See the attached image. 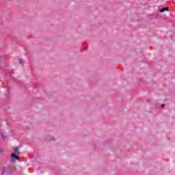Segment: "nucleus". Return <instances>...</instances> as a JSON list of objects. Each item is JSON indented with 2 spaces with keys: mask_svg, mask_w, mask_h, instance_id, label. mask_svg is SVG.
I'll use <instances>...</instances> for the list:
<instances>
[{
  "mask_svg": "<svg viewBox=\"0 0 175 175\" xmlns=\"http://www.w3.org/2000/svg\"><path fill=\"white\" fill-rule=\"evenodd\" d=\"M169 11V8H163L160 10V13H164V12H167Z\"/></svg>",
  "mask_w": 175,
  "mask_h": 175,
  "instance_id": "obj_1",
  "label": "nucleus"
},
{
  "mask_svg": "<svg viewBox=\"0 0 175 175\" xmlns=\"http://www.w3.org/2000/svg\"><path fill=\"white\" fill-rule=\"evenodd\" d=\"M1 174H5V168H3L2 172H1Z\"/></svg>",
  "mask_w": 175,
  "mask_h": 175,
  "instance_id": "obj_4",
  "label": "nucleus"
},
{
  "mask_svg": "<svg viewBox=\"0 0 175 175\" xmlns=\"http://www.w3.org/2000/svg\"><path fill=\"white\" fill-rule=\"evenodd\" d=\"M8 172H10V167H8Z\"/></svg>",
  "mask_w": 175,
  "mask_h": 175,
  "instance_id": "obj_7",
  "label": "nucleus"
},
{
  "mask_svg": "<svg viewBox=\"0 0 175 175\" xmlns=\"http://www.w3.org/2000/svg\"><path fill=\"white\" fill-rule=\"evenodd\" d=\"M14 152H16L17 154H18V147H15L14 148Z\"/></svg>",
  "mask_w": 175,
  "mask_h": 175,
  "instance_id": "obj_3",
  "label": "nucleus"
},
{
  "mask_svg": "<svg viewBox=\"0 0 175 175\" xmlns=\"http://www.w3.org/2000/svg\"><path fill=\"white\" fill-rule=\"evenodd\" d=\"M20 63L21 64V62H23V59H19Z\"/></svg>",
  "mask_w": 175,
  "mask_h": 175,
  "instance_id": "obj_6",
  "label": "nucleus"
},
{
  "mask_svg": "<svg viewBox=\"0 0 175 175\" xmlns=\"http://www.w3.org/2000/svg\"><path fill=\"white\" fill-rule=\"evenodd\" d=\"M161 107H165V105L164 104L161 105Z\"/></svg>",
  "mask_w": 175,
  "mask_h": 175,
  "instance_id": "obj_5",
  "label": "nucleus"
},
{
  "mask_svg": "<svg viewBox=\"0 0 175 175\" xmlns=\"http://www.w3.org/2000/svg\"><path fill=\"white\" fill-rule=\"evenodd\" d=\"M11 157L12 158H13V159H18V156L15 153L11 154Z\"/></svg>",
  "mask_w": 175,
  "mask_h": 175,
  "instance_id": "obj_2",
  "label": "nucleus"
}]
</instances>
